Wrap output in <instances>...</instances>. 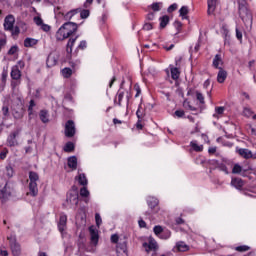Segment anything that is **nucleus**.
<instances>
[{
	"label": "nucleus",
	"mask_w": 256,
	"mask_h": 256,
	"mask_svg": "<svg viewBox=\"0 0 256 256\" xmlns=\"http://www.w3.org/2000/svg\"><path fill=\"white\" fill-rule=\"evenodd\" d=\"M241 171H243V168L241 167V165L235 164L233 169H232V173L234 175H238L239 173H241Z\"/></svg>",
	"instance_id": "43"
},
{
	"label": "nucleus",
	"mask_w": 256,
	"mask_h": 256,
	"mask_svg": "<svg viewBox=\"0 0 256 256\" xmlns=\"http://www.w3.org/2000/svg\"><path fill=\"white\" fill-rule=\"evenodd\" d=\"M61 73H62L64 79H69L71 77V75H73V70L69 67H66L61 70Z\"/></svg>",
	"instance_id": "36"
},
{
	"label": "nucleus",
	"mask_w": 256,
	"mask_h": 256,
	"mask_svg": "<svg viewBox=\"0 0 256 256\" xmlns=\"http://www.w3.org/2000/svg\"><path fill=\"white\" fill-rule=\"evenodd\" d=\"M196 99L201 105H205V96H203V93L196 91Z\"/></svg>",
	"instance_id": "39"
},
{
	"label": "nucleus",
	"mask_w": 256,
	"mask_h": 256,
	"mask_svg": "<svg viewBox=\"0 0 256 256\" xmlns=\"http://www.w3.org/2000/svg\"><path fill=\"white\" fill-rule=\"evenodd\" d=\"M249 249H251V247L247 245H242V246L236 247L235 251H238L239 253H245V251H249Z\"/></svg>",
	"instance_id": "41"
},
{
	"label": "nucleus",
	"mask_w": 256,
	"mask_h": 256,
	"mask_svg": "<svg viewBox=\"0 0 256 256\" xmlns=\"http://www.w3.org/2000/svg\"><path fill=\"white\" fill-rule=\"evenodd\" d=\"M145 109L141 106L138 107L136 111V117L137 119H145Z\"/></svg>",
	"instance_id": "38"
},
{
	"label": "nucleus",
	"mask_w": 256,
	"mask_h": 256,
	"mask_svg": "<svg viewBox=\"0 0 256 256\" xmlns=\"http://www.w3.org/2000/svg\"><path fill=\"white\" fill-rule=\"evenodd\" d=\"M68 167L75 171L77 169V156H71L68 158Z\"/></svg>",
	"instance_id": "26"
},
{
	"label": "nucleus",
	"mask_w": 256,
	"mask_h": 256,
	"mask_svg": "<svg viewBox=\"0 0 256 256\" xmlns=\"http://www.w3.org/2000/svg\"><path fill=\"white\" fill-rule=\"evenodd\" d=\"M226 79H227V71L223 68H219V71L217 74V81L219 83H225Z\"/></svg>",
	"instance_id": "19"
},
{
	"label": "nucleus",
	"mask_w": 256,
	"mask_h": 256,
	"mask_svg": "<svg viewBox=\"0 0 256 256\" xmlns=\"http://www.w3.org/2000/svg\"><path fill=\"white\" fill-rule=\"evenodd\" d=\"M29 193L31 197H37L39 195V188L37 187V181H39V174L37 172H29Z\"/></svg>",
	"instance_id": "2"
},
{
	"label": "nucleus",
	"mask_w": 256,
	"mask_h": 256,
	"mask_svg": "<svg viewBox=\"0 0 256 256\" xmlns=\"http://www.w3.org/2000/svg\"><path fill=\"white\" fill-rule=\"evenodd\" d=\"M15 25V16L8 15L4 19V29L5 31H13Z\"/></svg>",
	"instance_id": "6"
},
{
	"label": "nucleus",
	"mask_w": 256,
	"mask_h": 256,
	"mask_svg": "<svg viewBox=\"0 0 256 256\" xmlns=\"http://www.w3.org/2000/svg\"><path fill=\"white\" fill-rule=\"evenodd\" d=\"M10 76L13 81H19L21 79V70L19 69V66L12 67Z\"/></svg>",
	"instance_id": "12"
},
{
	"label": "nucleus",
	"mask_w": 256,
	"mask_h": 256,
	"mask_svg": "<svg viewBox=\"0 0 256 256\" xmlns=\"http://www.w3.org/2000/svg\"><path fill=\"white\" fill-rule=\"evenodd\" d=\"M63 151L65 153H73L75 151V144L73 142H67L63 147Z\"/></svg>",
	"instance_id": "33"
},
{
	"label": "nucleus",
	"mask_w": 256,
	"mask_h": 256,
	"mask_svg": "<svg viewBox=\"0 0 256 256\" xmlns=\"http://www.w3.org/2000/svg\"><path fill=\"white\" fill-rule=\"evenodd\" d=\"M19 85H21V80H13L11 82V88L13 90L17 89V87H19Z\"/></svg>",
	"instance_id": "53"
},
{
	"label": "nucleus",
	"mask_w": 256,
	"mask_h": 256,
	"mask_svg": "<svg viewBox=\"0 0 256 256\" xmlns=\"http://www.w3.org/2000/svg\"><path fill=\"white\" fill-rule=\"evenodd\" d=\"M17 51H19V47H17V46H12V47L8 50V55H15V53H17Z\"/></svg>",
	"instance_id": "54"
},
{
	"label": "nucleus",
	"mask_w": 256,
	"mask_h": 256,
	"mask_svg": "<svg viewBox=\"0 0 256 256\" xmlns=\"http://www.w3.org/2000/svg\"><path fill=\"white\" fill-rule=\"evenodd\" d=\"M66 201L69 205H75V207H77V205H79V194H68Z\"/></svg>",
	"instance_id": "11"
},
{
	"label": "nucleus",
	"mask_w": 256,
	"mask_h": 256,
	"mask_svg": "<svg viewBox=\"0 0 256 256\" xmlns=\"http://www.w3.org/2000/svg\"><path fill=\"white\" fill-rule=\"evenodd\" d=\"M175 248L177 249V251H179L180 253H185V251H189V245H187L185 242L180 241L178 243H176Z\"/></svg>",
	"instance_id": "23"
},
{
	"label": "nucleus",
	"mask_w": 256,
	"mask_h": 256,
	"mask_svg": "<svg viewBox=\"0 0 256 256\" xmlns=\"http://www.w3.org/2000/svg\"><path fill=\"white\" fill-rule=\"evenodd\" d=\"M236 37L239 41H241V39H243V33H241V31H239V28L236 27Z\"/></svg>",
	"instance_id": "63"
},
{
	"label": "nucleus",
	"mask_w": 256,
	"mask_h": 256,
	"mask_svg": "<svg viewBox=\"0 0 256 256\" xmlns=\"http://www.w3.org/2000/svg\"><path fill=\"white\" fill-rule=\"evenodd\" d=\"M13 256H21V244L15 238H8Z\"/></svg>",
	"instance_id": "5"
},
{
	"label": "nucleus",
	"mask_w": 256,
	"mask_h": 256,
	"mask_svg": "<svg viewBox=\"0 0 256 256\" xmlns=\"http://www.w3.org/2000/svg\"><path fill=\"white\" fill-rule=\"evenodd\" d=\"M38 41L35 38H26L24 40V47H35L37 45Z\"/></svg>",
	"instance_id": "32"
},
{
	"label": "nucleus",
	"mask_w": 256,
	"mask_h": 256,
	"mask_svg": "<svg viewBox=\"0 0 256 256\" xmlns=\"http://www.w3.org/2000/svg\"><path fill=\"white\" fill-rule=\"evenodd\" d=\"M66 227H67V215H61L58 223L59 232L63 233Z\"/></svg>",
	"instance_id": "16"
},
{
	"label": "nucleus",
	"mask_w": 256,
	"mask_h": 256,
	"mask_svg": "<svg viewBox=\"0 0 256 256\" xmlns=\"http://www.w3.org/2000/svg\"><path fill=\"white\" fill-rule=\"evenodd\" d=\"M160 239H169L170 237H171V231H169V230H164L163 232H162V234H160Z\"/></svg>",
	"instance_id": "48"
},
{
	"label": "nucleus",
	"mask_w": 256,
	"mask_h": 256,
	"mask_svg": "<svg viewBox=\"0 0 256 256\" xmlns=\"http://www.w3.org/2000/svg\"><path fill=\"white\" fill-rule=\"evenodd\" d=\"M5 173L7 177H13V173H14L13 166L11 165L6 166Z\"/></svg>",
	"instance_id": "44"
},
{
	"label": "nucleus",
	"mask_w": 256,
	"mask_h": 256,
	"mask_svg": "<svg viewBox=\"0 0 256 256\" xmlns=\"http://www.w3.org/2000/svg\"><path fill=\"white\" fill-rule=\"evenodd\" d=\"M177 7V3L171 4L167 9L168 13H173V11H177Z\"/></svg>",
	"instance_id": "55"
},
{
	"label": "nucleus",
	"mask_w": 256,
	"mask_h": 256,
	"mask_svg": "<svg viewBox=\"0 0 256 256\" xmlns=\"http://www.w3.org/2000/svg\"><path fill=\"white\" fill-rule=\"evenodd\" d=\"M117 253H124L127 255V238L119 240L117 244Z\"/></svg>",
	"instance_id": "10"
},
{
	"label": "nucleus",
	"mask_w": 256,
	"mask_h": 256,
	"mask_svg": "<svg viewBox=\"0 0 256 256\" xmlns=\"http://www.w3.org/2000/svg\"><path fill=\"white\" fill-rule=\"evenodd\" d=\"M95 221H96L97 227H99L101 225V223H102L101 215L95 214Z\"/></svg>",
	"instance_id": "60"
},
{
	"label": "nucleus",
	"mask_w": 256,
	"mask_h": 256,
	"mask_svg": "<svg viewBox=\"0 0 256 256\" xmlns=\"http://www.w3.org/2000/svg\"><path fill=\"white\" fill-rule=\"evenodd\" d=\"M155 19V12H149L146 16L147 21H153Z\"/></svg>",
	"instance_id": "59"
},
{
	"label": "nucleus",
	"mask_w": 256,
	"mask_h": 256,
	"mask_svg": "<svg viewBox=\"0 0 256 256\" xmlns=\"http://www.w3.org/2000/svg\"><path fill=\"white\" fill-rule=\"evenodd\" d=\"M190 147L193 149V151H196V153H201V151H203V145H198L197 140L191 141Z\"/></svg>",
	"instance_id": "30"
},
{
	"label": "nucleus",
	"mask_w": 256,
	"mask_h": 256,
	"mask_svg": "<svg viewBox=\"0 0 256 256\" xmlns=\"http://www.w3.org/2000/svg\"><path fill=\"white\" fill-rule=\"evenodd\" d=\"M238 11L240 18L242 19L243 23H245V25H253V14L247 7V4L238 5Z\"/></svg>",
	"instance_id": "3"
},
{
	"label": "nucleus",
	"mask_w": 256,
	"mask_h": 256,
	"mask_svg": "<svg viewBox=\"0 0 256 256\" xmlns=\"http://www.w3.org/2000/svg\"><path fill=\"white\" fill-rule=\"evenodd\" d=\"M174 115L178 117V119H181L182 117H185V111L184 110H176L174 112Z\"/></svg>",
	"instance_id": "52"
},
{
	"label": "nucleus",
	"mask_w": 256,
	"mask_h": 256,
	"mask_svg": "<svg viewBox=\"0 0 256 256\" xmlns=\"http://www.w3.org/2000/svg\"><path fill=\"white\" fill-rule=\"evenodd\" d=\"M208 15H212V13L215 12V9L217 8V0H208Z\"/></svg>",
	"instance_id": "24"
},
{
	"label": "nucleus",
	"mask_w": 256,
	"mask_h": 256,
	"mask_svg": "<svg viewBox=\"0 0 256 256\" xmlns=\"http://www.w3.org/2000/svg\"><path fill=\"white\" fill-rule=\"evenodd\" d=\"M79 11H81V8H76V9L70 10L69 12H67L64 15V19L66 21H71V19H73V17H75V15H79Z\"/></svg>",
	"instance_id": "20"
},
{
	"label": "nucleus",
	"mask_w": 256,
	"mask_h": 256,
	"mask_svg": "<svg viewBox=\"0 0 256 256\" xmlns=\"http://www.w3.org/2000/svg\"><path fill=\"white\" fill-rule=\"evenodd\" d=\"M224 113H225V107L217 106L215 107V113L213 114V117L215 119H220V117H223Z\"/></svg>",
	"instance_id": "27"
},
{
	"label": "nucleus",
	"mask_w": 256,
	"mask_h": 256,
	"mask_svg": "<svg viewBox=\"0 0 256 256\" xmlns=\"http://www.w3.org/2000/svg\"><path fill=\"white\" fill-rule=\"evenodd\" d=\"M147 203H148V207H150L151 209H155V207L159 205V200L155 197H148Z\"/></svg>",
	"instance_id": "29"
},
{
	"label": "nucleus",
	"mask_w": 256,
	"mask_h": 256,
	"mask_svg": "<svg viewBox=\"0 0 256 256\" xmlns=\"http://www.w3.org/2000/svg\"><path fill=\"white\" fill-rule=\"evenodd\" d=\"M124 97H125V92L118 90V92L114 98V105H118V107H121V103L123 102Z\"/></svg>",
	"instance_id": "18"
},
{
	"label": "nucleus",
	"mask_w": 256,
	"mask_h": 256,
	"mask_svg": "<svg viewBox=\"0 0 256 256\" xmlns=\"http://www.w3.org/2000/svg\"><path fill=\"white\" fill-rule=\"evenodd\" d=\"M57 61H59V56L55 53H50L47 57L46 65L49 68L55 67V65H57Z\"/></svg>",
	"instance_id": "9"
},
{
	"label": "nucleus",
	"mask_w": 256,
	"mask_h": 256,
	"mask_svg": "<svg viewBox=\"0 0 256 256\" xmlns=\"http://www.w3.org/2000/svg\"><path fill=\"white\" fill-rule=\"evenodd\" d=\"M77 39H79V35H77L75 38H69L66 45V52L68 53V55H71V53H73V47L75 46Z\"/></svg>",
	"instance_id": "13"
},
{
	"label": "nucleus",
	"mask_w": 256,
	"mask_h": 256,
	"mask_svg": "<svg viewBox=\"0 0 256 256\" xmlns=\"http://www.w3.org/2000/svg\"><path fill=\"white\" fill-rule=\"evenodd\" d=\"M144 125H143V119H138L137 123H136V128L141 130L143 129Z\"/></svg>",
	"instance_id": "61"
},
{
	"label": "nucleus",
	"mask_w": 256,
	"mask_h": 256,
	"mask_svg": "<svg viewBox=\"0 0 256 256\" xmlns=\"http://www.w3.org/2000/svg\"><path fill=\"white\" fill-rule=\"evenodd\" d=\"M79 13H80L81 19H87V17H89V15H90V12H89L88 9H81L80 8Z\"/></svg>",
	"instance_id": "40"
},
{
	"label": "nucleus",
	"mask_w": 256,
	"mask_h": 256,
	"mask_svg": "<svg viewBox=\"0 0 256 256\" xmlns=\"http://www.w3.org/2000/svg\"><path fill=\"white\" fill-rule=\"evenodd\" d=\"M69 65L75 71V69H79V65H81V61L80 60L70 61Z\"/></svg>",
	"instance_id": "46"
},
{
	"label": "nucleus",
	"mask_w": 256,
	"mask_h": 256,
	"mask_svg": "<svg viewBox=\"0 0 256 256\" xmlns=\"http://www.w3.org/2000/svg\"><path fill=\"white\" fill-rule=\"evenodd\" d=\"M237 153L240 157H243L244 159H251V157H253V153L249 149L239 148L237 150Z\"/></svg>",
	"instance_id": "14"
},
{
	"label": "nucleus",
	"mask_w": 256,
	"mask_h": 256,
	"mask_svg": "<svg viewBox=\"0 0 256 256\" xmlns=\"http://www.w3.org/2000/svg\"><path fill=\"white\" fill-rule=\"evenodd\" d=\"M76 181H78L79 185H81L82 187H87V185L89 184L85 173L78 174V176H76Z\"/></svg>",
	"instance_id": "17"
},
{
	"label": "nucleus",
	"mask_w": 256,
	"mask_h": 256,
	"mask_svg": "<svg viewBox=\"0 0 256 256\" xmlns=\"http://www.w3.org/2000/svg\"><path fill=\"white\" fill-rule=\"evenodd\" d=\"M49 111L48 110H40L39 112V118H40V121H42L43 123L47 124L49 123Z\"/></svg>",
	"instance_id": "21"
},
{
	"label": "nucleus",
	"mask_w": 256,
	"mask_h": 256,
	"mask_svg": "<svg viewBox=\"0 0 256 256\" xmlns=\"http://www.w3.org/2000/svg\"><path fill=\"white\" fill-rule=\"evenodd\" d=\"M153 231H154V233H155V235H157V237H160V235L162 234V232H163V227H161V226H155L154 228H153Z\"/></svg>",
	"instance_id": "49"
},
{
	"label": "nucleus",
	"mask_w": 256,
	"mask_h": 256,
	"mask_svg": "<svg viewBox=\"0 0 256 256\" xmlns=\"http://www.w3.org/2000/svg\"><path fill=\"white\" fill-rule=\"evenodd\" d=\"M119 241H121V239H119V235L113 234L111 236V243H119Z\"/></svg>",
	"instance_id": "58"
},
{
	"label": "nucleus",
	"mask_w": 256,
	"mask_h": 256,
	"mask_svg": "<svg viewBox=\"0 0 256 256\" xmlns=\"http://www.w3.org/2000/svg\"><path fill=\"white\" fill-rule=\"evenodd\" d=\"M77 51H83L85 49H87V41L82 40L79 45L77 46Z\"/></svg>",
	"instance_id": "45"
},
{
	"label": "nucleus",
	"mask_w": 256,
	"mask_h": 256,
	"mask_svg": "<svg viewBox=\"0 0 256 256\" xmlns=\"http://www.w3.org/2000/svg\"><path fill=\"white\" fill-rule=\"evenodd\" d=\"M35 100H30L29 106H28V115L31 117L33 115V108L35 107Z\"/></svg>",
	"instance_id": "42"
},
{
	"label": "nucleus",
	"mask_w": 256,
	"mask_h": 256,
	"mask_svg": "<svg viewBox=\"0 0 256 256\" xmlns=\"http://www.w3.org/2000/svg\"><path fill=\"white\" fill-rule=\"evenodd\" d=\"M231 185H232V187H235V189H242L243 185H245V183L243 182V179H241V178H232Z\"/></svg>",
	"instance_id": "22"
},
{
	"label": "nucleus",
	"mask_w": 256,
	"mask_h": 256,
	"mask_svg": "<svg viewBox=\"0 0 256 256\" xmlns=\"http://www.w3.org/2000/svg\"><path fill=\"white\" fill-rule=\"evenodd\" d=\"M179 13H180V17H182V19H187V15H189V7L182 6L179 10Z\"/></svg>",
	"instance_id": "37"
},
{
	"label": "nucleus",
	"mask_w": 256,
	"mask_h": 256,
	"mask_svg": "<svg viewBox=\"0 0 256 256\" xmlns=\"http://www.w3.org/2000/svg\"><path fill=\"white\" fill-rule=\"evenodd\" d=\"M169 25V16L164 15L160 17V29H165Z\"/></svg>",
	"instance_id": "35"
},
{
	"label": "nucleus",
	"mask_w": 256,
	"mask_h": 256,
	"mask_svg": "<svg viewBox=\"0 0 256 256\" xmlns=\"http://www.w3.org/2000/svg\"><path fill=\"white\" fill-rule=\"evenodd\" d=\"M143 247H147L148 249H146V251H155V249H157V241L150 239L149 243H144Z\"/></svg>",
	"instance_id": "28"
},
{
	"label": "nucleus",
	"mask_w": 256,
	"mask_h": 256,
	"mask_svg": "<svg viewBox=\"0 0 256 256\" xmlns=\"http://www.w3.org/2000/svg\"><path fill=\"white\" fill-rule=\"evenodd\" d=\"M16 138H17V134L15 133L10 134V136L7 139V143L10 147H15L17 145Z\"/></svg>",
	"instance_id": "31"
},
{
	"label": "nucleus",
	"mask_w": 256,
	"mask_h": 256,
	"mask_svg": "<svg viewBox=\"0 0 256 256\" xmlns=\"http://www.w3.org/2000/svg\"><path fill=\"white\" fill-rule=\"evenodd\" d=\"M33 21L38 27H41L43 24V18H41L40 16L34 17Z\"/></svg>",
	"instance_id": "50"
},
{
	"label": "nucleus",
	"mask_w": 256,
	"mask_h": 256,
	"mask_svg": "<svg viewBox=\"0 0 256 256\" xmlns=\"http://www.w3.org/2000/svg\"><path fill=\"white\" fill-rule=\"evenodd\" d=\"M11 196V188L6 183L3 188L0 187V199L3 202L7 201V197Z\"/></svg>",
	"instance_id": "8"
},
{
	"label": "nucleus",
	"mask_w": 256,
	"mask_h": 256,
	"mask_svg": "<svg viewBox=\"0 0 256 256\" xmlns=\"http://www.w3.org/2000/svg\"><path fill=\"white\" fill-rule=\"evenodd\" d=\"M80 195L82 197H89L90 193H89V190L87 189V186H83L81 189H80Z\"/></svg>",
	"instance_id": "47"
},
{
	"label": "nucleus",
	"mask_w": 256,
	"mask_h": 256,
	"mask_svg": "<svg viewBox=\"0 0 256 256\" xmlns=\"http://www.w3.org/2000/svg\"><path fill=\"white\" fill-rule=\"evenodd\" d=\"M218 169H220V171H223L224 173H226V175H229V170L227 169V166L225 164H220L218 166Z\"/></svg>",
	"instance_id": "56"
},
{
	"label": "nucleus",
	"mask_w": 256,
	"mask_h": 256,
	"mask_svg": "<svg viewBox=\"0 0 256 256\" xmlns=\"http://www.w3.org/2000/svg\"><path fill=\"white\" fill-rule=\"evenodd\" d=\"M77 132L75 128V122L73 120H68L65 124L64 135L68 139L75 137V133Z\"/></svg>",
	"instance_id": "4"
},
{
	"label": "nucleus",
	"mask_w": 256,
	"mask_h": 256,
	"mask_svg": "<svg viewBox=\"0 0 256 256\" xmlns=\"http://www.w3.org/2000/svg\"><path fill=\"white\" fill-rule=\"evenodd\" d=\"M170 73H171V78L174 81H177V79H179V75H181V72H179V68L177 67L170 68Z\"/></svg>",
	"instance_id": "34"
},
{
	"label": "nucleus",
	"mask_w": 256,
	"mask_h": 256,
	"mask_svg": "<svg viewBox=\"0 0 256 256\" xmlns=\"http://www.w3.org/2000/svg\"><path fill=\"white\" fill-rule=\"evenodd\" d=\"M148 9H151V11L157 13L161 9H163V2H154L150 6H148Z\"/></svg>",
	"instance_id": "25"
},
{
	"label": "nucleus",
	"mask_w": 256,
	"mask_h": 256,
	"mask_svg": "<svg viewBox=\"0 0 256 256\" xmlns=\"http://www.w3.org/2000/svg\"><path fill=\"white\" fill-rule=\"evenodd\" d=\"M212 65L215 69H223V67H221L220 65H223V58L221 57V54H216Z\"/></svg>",
	"instance_id": "15"
},
{
	"label": "nucleus",
	"mask_w": 256,
	"mask_h": 256,
	"mask_svg": "<svg viewBox=\"0 0 256 256\" xmlns=\"http://www.w3.org/2000/svg\"><path fill=\"white\" fill-rule=\"evenodd\" d=\"M143 29H144V31H151V29H153V23L152 22H146L143 25Z\"/></svg>",
	"instance_id": "51"
},
{
	"label": "nucleus",
	"mask_w": 256,
	"mask_h": 256,
	"mask_svg": "<svg viewBox=\"0 0 256 256\" xmlns=\"http://www.w3.org/2000/svg\"><path fill=\"white\" fill-rule=\"evenodd\" d=\"M89 233L92 245H97L99 243V230L95 226H90Z\"/></svg>",
	"instance_id": "7"
},
{
	"label": "nucleus",
	"mask_w": 256,
	"mask_h": 256,
	"mask_svg": "<svg viewBox=\"0 0 256 256\" xmlns=\"http://www.w3.org/2000/svg\"><path fill=\"white\" fill-rule=\"evenodd\" d=\"M79 29V25L75 22L64 23L56 32V39L58 41H65L69 39L71 35H75V32Z\"/></svg>",
	"instance_id": "1"
},
{
	"label": "nucleus",
	"mask_w": 256,
	"mask_h": 256,
	"mask_svg": "<svg viewBox=\"0 0 256 256\" xmlns=\"http://www.w3.org/2000/svg\"><path fill=\"white\" fill-rule=\"evenodd\" d=\"M134 89L136 91L135 97H139L141 95V88L139 87V85H135Z\"/></svg>",
	"instance_id": "64"
},
{
	"label": "nucleus",
	"mask_w": 256,
	"mask_h": 256,
	"mask_svg": "<svg viewBox=\"0 0 256 256\" xmlns=\"http://www.w3.org/2000/svg\"><path fill=\"white\" fill-rule=\"evenodd\" d=\"M40 27L42 31H44L45 33H48V31H51V26H49L48 24L43 23Z\"/></svg>",
	"instance_id": "57"
},
{
	"label": "nucleus",
	"mask_w": 256,
	"mask_h": 256,
	"mask_svg": "<svg viewBox=\"0 0 256 256\" xmlns=\"http://www.w3.org/2000/svg\"><path fill=\"white\" fill-rule=\"evenodd\" d=\"M185 105H187V107H188V109H189L190 111H197V108L191 106V103H190V102L184 101V106H185Z\"/></svg>",
	"instance_id": "62"
}]
</instances>
